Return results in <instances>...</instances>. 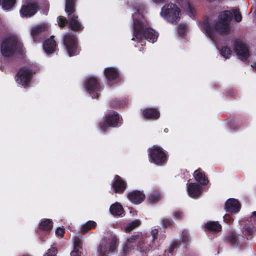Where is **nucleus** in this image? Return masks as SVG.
I'll return each mask as SVG.
<instances>
[{
	"label": "nucleus",
	"instance_id": "8fccbe9b",
	"mask_svg": "<svg viewBox=\"0 0 256 256\" xmlns=\"http://www.w3.org/2000/svg\"><path fill=\"white\" fill-rule=\"evenodd\" d=\"M224 220L227 223H230L233 221L230 215L229 214H226L224 216Z\"/></svg>",
	"mask_w": 256,
	"mask_h": 256
},
{
	"label": "nucleus",
	"instance_id": "393cba45",
	"mask_svg": "<svg viewBox=\"0 0 256 256\" xmlns=\"http://www.w3.org/2000/svg\"><path fill=\"white\" fill-rule=\"evenodd\" d=\"M76 0H66L64 10L68 17L78 14L76 12Z\"/></svg>",
	"mask_w": 256,
	"mask_h": 256
},
{
	"label": "nucleus",
	"instance_id": "e433bc0d",
	"mask_svg": "<svg viewBox=\"0 0 256 256\" xmlns=\"http://www.w3.org/2000/svg\"><path fill=\"white\" fill-rule=\"evenodd\" d=\"M140 224V222L138 220H134L132 221L131 222L129 223L126 228V232H129L135 228L138 227Z\"/></svg>",
	"mask_w": 256,
	"mask_h": 256
},
{
	"label": "nucleus",
	"instance_id": "473e14b6",
	"mask_svg": "<svg viewBox=\"0 0 256 256\" xmlns=\"http://www.w3.org/2000/svg\"><path fill=\"white\" fill-rule=\"evenodd\" d=\"M58 26L62 28H64L67 26H69V18H66L64 16H58L57 18Z\"/></svg>",
	"mask_w": 256,
	"mask_h": 256
},
{
	"label": "nucleus",
	"instance_id": "37998d69",
	"mask_svg": "<svg viewBox=\"0 0 256 256\" xmlns=\"http://www.w3.org/2000/svg\"><path fill=\"white\" fill-rule=\"evenodd\" d=\"M186 26L184 24H181L178 26V32L180 36H184L186 32Z\"/></svg>",
	"mask_w": 256,
	"mask_h": 256
},
{
	"label": "nucleus",
	"instance_id": "bf43d9fd",
	"mask_svg": "<svg viewBox=\"0 0 256 256\" xmlns=\"http://www.w3.org/2000/svg\"><path fill=\"white\" fill-rule=\"evenodd\" d=\"M134 40V38H132V40Z\"/></svg>",
	"mask_w": 256,
	"mask_h": 256
},
{
	"label": "nucleus",
	"instance_id": "79ce46f5",
	"mask_svg": "<svg viewBox=\"0 0 256 256\" xmlns=\"http://www.w3.org/2000/svg\"><path fill=\"white\" fill-rule=\"evenodd\" d=\"M173 216L176 220H182L184 216L183 212L180 210H176L173 212Z\"/></svg>",
	"mask_w": 256,
	"mask_h": 256
},
{
	"label": "nucleus",
	"instance_id": "6e6d98bb",
	"mask_svg": "<svg viewBox=\"0 0 256 256\" xmlns=\"http://www.w3.org/2000/svg\"><path fill=\"white\" fill-rule=\"evenodd\" d=\"M166 0H153V1L156 4H162L164 3Z\"/></svg>",
	"mask_w": 256,
	"mask_h": 256
},
{
	"label": "nucleus",
	"instance_id": "f03ea898",
	"mask_svg": "<svg viewBox=\"0 0 256 256\" xmlns=\"http://www.w3.org/2000/svg\"><path fill=\"white\" fill-rule=\"evenodd\" d=\"M134 36L138 42L143 39L154 43L158 36V34L152 28L142 15L134 18Z\"/></svg>",
	"mask_w": 256,
	"mask_h": 256
},
{
	"label": "nucleus",
	"instance_id": "6ab92c4d",
	"mask_svg": "<svg viewBox=\"0 0 256 256\" xmlns=\"http://www.w3.org/2000/svg\"><path fill=\"white\" fill-rule=\"evenodd\" d=\"M127 197L133 204H138L144 200L146 196L143 192L138 190H134L128 192Z\"/></svg>",
	"mask_w": 256,
	"mask_h": 256
},
{
	"label": "nucleus",
	"instance_id": "412c9836",
	"mask_svg": "<svg viewBox=\"0 0 256 256\" xmlns=\"http://www.w3.org/2000/svg\"><path fill=\"white\" fill-rule=\"evenodd\" d=\"M104 74L108 82L116 81L120 78L118 70L114 67L106 68L104 70Z\"/></svg>",
	"mask_w": 256,
	"mask_h": 256
},
{
	"label": "nucleus",
	"instance_id": "f704fd0d",
	"mask_svg": "<svg viewBox=\"0 0 256 256\" xmlns=\"http://www.w3.org/2000/svg\"><path fill=\"white\" fill-rule=\"evenodd\" d=\"M58 252L56 244H54L48 249L47 252L44 254V256H56Z\"/></svg>",
	"mask_w": 256,
	"mask_h": 256
},
{
	"label": "nucleus",
	"instance_id": "ea45409f",
	"mask_svg": "<svg viewBox=\"0 0 256 256\" xmlns=\"http://www.w3.org/2000/svg\"><path fill=\"white\" fill-rule=\"evenodd\" d=\"M184 8L190 16H192L194 15V8L191 6L189 2H186L185 4Z\"/></svg>",
	"mask_w": 256,
	"mask_h": 256
},
{
	"label": "nucleus",
	"instance_id": "7c9ffc66",
	"mask_svg": "<svg viewBox=\"0 0 256 256\" xmlns=\"http://www.w3.org/2000/svg\"><path fill=\"white\" fill-rule=\"evenodd\" d=\"M161 199V195L159 192L154 191L148 196V202L151 204L158 202Z\"/></svg>",
	"mask_w": 256,
	"mask_h": 256
},
{
	"label": "nucleus",
	"instance_id": "a18cd8bd",
	"mask_svg": "<svg viewBox=\"0 0 256 256\" xmlns=\"http://www.w3.org/2000/svg\"><path fill=\"white\" fill-rule=\"evenodd\" d=\"M82 249L74 248V250L70 252V256H81Z\"/></svg>",
	"mask_w": 256,
	"mask_h": 256
},
{
	"label": "nucleus",
	"instance_id": "a19ab883",
	"mask_svg": "<svg viewBox=\"0 0 256 256\" xmlns=\"http://www.w3.org/2000/svg\"><path fill=\"white\" fill-rule=\"evenodd\" d=\"M131 248L132 246L129 245V244L126 243L120 252V256H126L130 251Z\"/></svg>",
	"mask_w": 256,
	"mask_h": 256
},
{
	"label": "nucleus",
	"instance_id": "a211bd4d",
	"mask_svg": "<svg viewBox=\"0 0 256 256\" xmlns=\"http://www.w3.org/2000/svg\"><path fill=\"white\" fill-rule=\"evenodd\" d=\"M202 188L196 182H190L188 184L187 192L190 197L198 198L202 194Z\"/></svg>",
	"mask_w": 256,
	"mask_h": 256
},
{
	"label": "nucleus",
	"instance_id": "0eeeda50",
	"mask_svg": "<svg viewBox=\"0 0 256 256\" xmlns=\"http://www.w3.org/2000/svg\"><path fill=\"white\" fill-rule=\"evenodd\" d=\"M149 160L150 162L162 166L168 160L166 152L160 147L154 146L149 150Z\"/></svg>",
	"mask_w": 256,
	"mask_h": 256
},
{
	"label": "nucleus",
	"instance_id": "423d86ee",
	"mask_svg": "<svg viewBox=\"0 0 256 256\" xmlns=\"http://www.w3.org/2000/svg\"><path fill=\"white\" fill-rule=\"evenodd\" d=\"M63 42L70 56L80 54L81 48L76 36L68 33L64 37Z\"/></svg>",
	"mask_w": 256,
	"mask_h": 256
},
{
	"label": "nucleus",
	"instance_id": "864d4df0",
	"mask_svg": "<svg viewBox=\"0 0 256 256\" xmlns=\"http://www.w3.org/2000/svg\"><path fill=\"white\" fill-rule=\"evenodd\" d=\"M180 242L178 241H174V242L172 244L170 245L172 247H173L174 249L178 248V246H180Z\"/></svg>",
	"mask_w": 256,
	"mask_h": 256
},
{
	"label": "nucleus",
	"instance_id": "09e8293b",
	"mask_svg": "<svg viewBox=\"0 0 256 256\" xmlns=\"http://www.w3.org/2000/svg\"><path fill=\"white\" fill-rule=\"evenodd\" d=\"M236 92L234 90H229L227 91L226 96L228 97H234Z\"/></svg>",
	"mask_w": 256,
	"mask_h": 256
},
{
	"label": "nucleus",
	"instance_id": "2f4dec72",
	"mask_svg": "<svg viewBox=\"0 0 256 256\" xmlns=\"http://www.w3.org/2000/svg\"><path fill=\"white\" fill-rule=\"evenodd\" d=\"M225 241L231 246H236L237 244L236 236L234 233H230L226 236Z\"/></svg>",
	"mask_w": 256,
	"mask_h": 256
},
{
	"label": "nucleus",
	"instance_id": "13d9d810",
	"mask_svg": "<svg viewBox=\"0 0 256 256\" xmlns=\"http://www.w3.org/2000/svg\"><path fill=\"white\" fill-rule=\"evenodd\" d=\"M253 68L256 70V63L254 64Z\"/></svg>",
	"mask_w": 256,
	"mask_h": 256
},
{
	"label": "nucleus",
	"instance_id": "c9c22d12",
	"mask_svg": "<svg viewBox=\"0 0 256 256\" xmlns=\"http://www.w3.org/2000/svg\"><path fill=\"white\" fill-rule=\"evenodd\" d=\"M220 53L226 59L230 58L232 55V52L230 48L227 46H222L221 48Z\"/></svg>",
	"mask_w": 256,
	"mask_h": 256
},
{
	"label": "nucleus",
	"instance_id": "39448f33",
	"mask_svg": "<svg viewBox=\"0 0 256 256\" xmlns=\"http://www.w3.org/2000/svg\"><path fill=\"white\" fill-rule=\"evenodd\" d=\"M123 122L122 117L116 112H110L104 116V119L99 123L100 130L104 132L108 128L120 126Z\"/></svg>",
	"mask_w": 256,
	"mask_h": 256
},
{
	"label": "nucleus",
	"instance_id": "dca6fc26",
	"mask_svg": "<svg viewBox=\"0 0 256 256\" xmlns=\"http://www.w3.org/2000/svg\"><path fill=\"white\" fill-rule=\"evenodd\" d=\"M241 208V204L238 200L230 198L228 199L225 202L224 209L226 212L232 214L238 212Z\"/></svg>",
	"mask_w": 256,
	"mask_h": 256
},
{
	"label": "nucleus",
	"instance_id": "3c124183",
	"mask_svg": "<svg viewBox=\"0 0 256 256\" xmlns=\"http://www.w3.org/2000/svg\"><path fill=\"white\" fill-rule=\"evenodd\" d=\"M182 242L184 243L188 242L189 238L186 232H182Z\"/></svg>",
	"mask_w": 256,
	"mask_h": 256
},
{
	"label": "nucleus",
	"instance_id": "f257e3e1",
	"mask_svg": "<svg viewBox=\"0 0 256 256\" xmlns=\"http://www.w3.org/2000/svg\"><path fill=\"white\" fill-rule=\"evenodd\" d=\"M232 18V13L229 10H224L218 16V20L211 26L208 18L204 20L202 28L208 36L212 39L214 32H217L220 34H228L230 31L228 24Z\"/></svg>",
	"mask_w": 256,
	"mask_h": 256
},
{
	"label": "nucleus",
	"instance_id": "6e6552de",
	"mask_svg": "<svg viewBox=\"0 0 256 256\" xmlns=\"http://www.w3.org/2000/svg\"><path fill=\"white\" fill-rule=\"evenodd\" d=\"M166 18L171 23L177 22L180 18V10L174 4L170 3L164 6L162 9Z\"/></svg>",
	"mask_w": 256,
	"mask_h": 256
},
{
	"label": "nucleus",
	"instance_id": "aec40b11",
	"mask_svg": "<svg viewBox=\"0 0 256 256\" xmlns=\"http://www.w3.org/2000/svg\"><path fill=\"white\" fill-rule=\"evenodd\" d=\"M144 118L149 120H156L159 118L160 113L158 110L154 108H148L142 112Z\"/></svg>",
	"mask_w": 256,
	"mask_h": 256
},
{
	"label": "nucleus",
	"instance_id": "f3484780",
	"mask_svg": "<svg viewBox=\"0 0 256 256\" xmlns=\"http://www.w3.org/2000/svg\"><path fill=\"white\" fill-rule=\"evenodd\" d=\"M69 28L76 32H80L83 30L84 26L80 22L78 14L68 16Z\"/></svg>",
	"mask_w": 256,
	"mask_h": 256
},
{
	"label": "nucleus",
	"instance_id": "4c0bfd02",
	"mask_svg": "<svg viewBox=\"0 0 256 256\" xmlns=\"http://www.w3.org/2000/svg\"><path fill=\"white\" fill-rule=\"evenodd\" d=\"M123 106V102L118 98L113 100L110 102V106L113 108H120Z\"/></svg>",
	"mask_w": 256,
	"mask_h": 256
},
{
	"label": "nucleus",
	"instance_id": "ddd939ff",
	"mask_svg": "<svg viewBox=\"0 0 256 256\" xmlns=\"http://www.w3.org/2000/svg\"><path fill=\"white\" fill-rule=\"evenodd\" d=\"M250 220V224H246L243 227V232L247 239H250L253 233L256 230V211L252 213Z\"/></svg>",
	"mask_w": 256,
	"mask_h": 256
},
{
	"label": "nucleus",
	"instance_id": "7ed1b4c3",
	"mask_svg": "<svg viewBox=\"0 0 256 256\" xmlns=\"http://www.w3.org/2000/svg\"><path fill=\"white\" fill-rule=\"evenodd\" d=\"M23 44L18 38L14 34L6 36L2 41L0 52L4 57H10L22 50Z\"/></svg>",
	"mask_w": 256,
	"mask_h": 256
},
{
	"label": "nucleus",
	"instance_id": "de8ad7c7",
	"mask_svg": "<svg viewBox=\"0 0 256 256\" xmlns=\"http://www.w3.org/2000/svg\"><path fill=\"white\" fill-rule=\"evenodd\" d=\"M138 236H135L128 238L126 244H129V245H130L131 243L135 242L136 239L138 238Z\"/></svg>",
	"mask_w": 256,
	"mask_h": 256
},
{
	"label": "nucleus",
	"instance_id": "b1692460",
	"mask_svg": "<svg viewBox=\"0 0 256 256\" xmlns=\"http://www.w3.org/2000/svg\"><path fill=\"white\" fill-rule=\"evenodd\" d=\"M48 26L45 24L38 25L33 27L30 32V34L34 42H37V38L43 32L48 30Z\"/></svg>",
	"mask_w": 256,
	"mask_h": 256
},
{
	"label": "nucleus",
	"instance_id": "a878e982",
	"mask_svg": "<svg viewBox=\"0 0 256 256\" xmlns=\"http://www.w3.org/2000/svg\"><path fill=\"white\" fill-rule=\"evenodd\" d=\"M53 227V222L52 220L48 218L42 219L39 224L40 230L50 232Z\"/></svg>",
	"mask_w": 256,
	"mask_h": 256
},
{
	"label": "nucleus",
	"instance_id": "4468645a",
	"mask_svg": "<svg viewBox=\"0 0 256 256\" xmlns=\"http://www.w3.org/2000/svg\"><path fill=\"white\" fill-rule=\"evenodd\" d=\"M126 182L118 175H116L113 182L112 184V188L116 194H122L126 188Z\"/></svg>",
	"mask_w": 256,
	"mask_h": 256
},
{
	"label": "nucleus",
	"instance_id": "49530a36",
	"mask_svg": "<svg viewBox=\"0 0 256 256\" xmlns=\"http://www.w3.org/2000/svg\"><path fill=\"white\" fill-rule=\"evenodd\" d=\"M65 233V230L64 228H58L56 230V234L62 238Z\"/></svg>",
	"mask_w": 256,
	"mask_h": 256
},
{
	"label": "nucleus",
	"instance_id": "72a5a7b5",
	"mask_svg": "<svg viewBox=\"0 0 256 256\" xmlns=\"http://www.w3.org/2000/svg\"><path fill=\"white\" fill-rule=\"evenodd\" d=\"M161 224L166 228H170L172 229L174 227V222L170 218H164L162 220Z\"/></svg>",
	"mask_w": 256,
	"mask_h": 256
},
{
	"label": "nucleus",
	"instance_id": "f8f14e48",
	"mask_svg": "<svg viewBox=\"0 0 256 256\" xmlns=\"http://www.w3.org/2000/svg\"><path fill=\"white\" fill-rule=\"evenodd\" d=\"M38 8V5L36 2H29L22 6L20 12L22 17L30 18L37 12Z\"/></svg>",
	"mask_w": 256,
	"mask_h": 256
},
{
	"label": "nucleus",
	"instance_id": "20e7f679",
	"mask_svg": "<svg viewBox=\"0 0 256 256\" xmlns=\"http://www.w3.org/2000/svg\"><path fill=\"white\" fill-rule=\"evenodd\" d=\"M119 240L114 235L110 236L104 241L100 244L98 248L99 256H110L118 252Z\"/></svg>",
	"mask_w": 256,
	"mask_h": 256
},
{
	"label": "nucleus",
	"instance_id": "5fc2aeb1",
	"mask_svg": "<svg viewBox=\"0 0 256 256\" xmlns=\"http://www.w3.org/2000/svg\"><path fill=\"white\" fill-rule=\"evenodd\" d=\"M174 250L175 249L173 247H172L171 246H170L169 247V248L168 249V252L171 254H172Z\"/></svg>",
	"mask_w": 256,
	"mask_h": 256
},
{
	"label": "nucleus",
	"instance_id": "bb28decb",
	"mask_svg": "<svg viewBox=\"0 0 256 256\" xmlns=\"http://www.w3.org/2000/svg\"><path fill=\"white\" fill-rule=\"evenodd\" d=\"M204 228L210 232H218L222 230V226L218 222L210 221L205 224Z\"/></svg>",
	"mask_w": 256,
	"mask_h": 256
},
{
	"label": "nucleus",
	"instance_id": "603ef678",
	"mask_svg": "<svg viewBox=\"0 0 256 256\" xmlns=\"http://www.w3.org/2000/svg\"><path fill=\"white\" fill-rule=\"evenodd\" d=\"M138 247L139 248L140 250V251L141 252H144L145 253H146L148 251V250L146 248H144V246H142L140 244V242L138 244Z\"/></svg>",
	"mask_w": 256,
	"mask_h": 256
},
{
	"label": "nucleus",
	"instance_id": "58836bf2",
	"mask_svg": "<svg viewBox=\"0 0 256 256\" xmlns=\"http://www.w3.org/2000/svg\"><path fill=\"white\" fill-rule=\"evenodd\" d=\"M82 237L76 236L74 238V248L82 249Z\"/></svg>",
	"mask_w": 256,
	"mask_h": 256
},
{
	"label": "nucleus",
	"instance_id": "9b49d317",
	"mask_svg": "<svg viewBox=\"0 0 256 256\" xmlns=\"http://www.w3.org/2000/svg\"><path fill=\"white\" fill-rule=\"evenodd\" d=\"M166 236L164 234H158V230L157 228L152 230L150 236H146V240L148 242L149 240H151L148 246L150 248H156L165 239Z\"/></svg>",
	"mask_w": 256,
	"mask_h": 256
},
{
	"label": "nucleus",
	"instance_id": "c756f323",
	"mask_svg": "<svg viewBox=\"0 0 256 256\" xmlns=\"http://www.w3.org/2000/svg\"><path fill=\"white\" fill-rule=\"evenodd\" d=\"M16 0H0V6L3 10H10L15 5Z\"/></svg>",
	"mask_w": 256,
	"mask_h": 256
},
{
	"label": "nucleus",
	"instance_id": "cd10ccee",
	"mask_svg": "<svg viewBox=\"0 0 256 256\" xmlns=\"http://www.w3.org/2000/svg\"><path fill=\"white\" fill-rule=\"evenodd\" d=\"M110 212L114 216H120L124 212V210L119 202H116L110 206Z\"/></svg>",
	"mask_w": 256,
	"mask_h": 256
},
{
	"label": "nucleus",
	"instance_id": "4be33fe9",
	"mask_svg": "<svg viewBox=\"0 0 256 256\" xmlns=\"http://www.w3.org/2000/svg\"><path fill=\"white\" fill-rule=\"evenodd\" d=\"M56 44L52 36L43 42L42 47L45 52L48 54L54 52L56 50Z\"/></svg>",
	"mask_w": 256,
	"mask_h": 256
},
{
	"label": "nucleus",
	"instance_id": "4d7b16f0",
	"mask_svg": "<svg viewBox=\"0 0 256 256\" xmlns=\"http://www.w3.org/2000/svg\"><path fill=\"white\" fill-rule=\"evenodd\" d=\"M164 131V132H168V128H165Z\"/></svg>",
	"mask_w": 256,
	"mask_h": 256
},
{
	"label": "nucleus",
	"instance_id": "1a4fd4ad",
	"mask_svg": "<svg viewBox=\"0 0 256 256\" xmlns=\"http://www.w3.org/2000/svg\"><path fill=\"white\" fill-rule=\"evenodd\" d=\"M85 88L92 98L99 97L100 85L96 78L91 77L88 78L86 82Z\"/></svg>",
	"mask_w": 256,
	"mask_h": 256
},
{
	"label": "nucleus",
	"instance_id": "2eb2a0df",
	"mask_svg": "<svg viewBox=\"0 0 256 256\" xmlns=\"http://www.w3.org/2000/svg\"><path fill=\"white\" fill-rule=\"evenodd\" d=\"M235 51L242 60H246L249 57V50L246 45L242 42L236 41L234 44Z\"/></svg>",
	"mask_w": 256,
	"mask_h": 256
},
{
	"label": "nucleus",
	"instance_id": "c03bdc74",
	"mask_svg": "<svg viewBox=\"0 0 256 256\" xmlns=\"http://www.w3.org/2000/svg\"><path fill=\"white\" fill-rule=\"evenodd\" d=\"M234 20L236 22H240L242 19V16L241 14L238 10H233Z\"/></svg>",
	"mask_w": 256,
	"mask_h": 256
},
{
	"label": "nucleus",
	"instance_id": "9d476101",
	"mask_svg": "<svg viewBox=\"0 0 256 256\" xmlns=\"http://www.w3.org/2000/svg\"><path fill=\"white\" fill-rule=\"evenodd\" d=\"M33 70L29 67H22L20 69L16 76V82L22 86L27 85L30 81Z\"/></svg>",
	"mask_w": 256,
	"mask_h": 256
},
{
	"label": "nucleus",
	"instance_id": "5701e85b",
	"mask_svg": "<svg viewBox=\"0 0 256 256\" xmlns=\"http://www.w3.org/2000/svg\"><path fill=\"white\" fill-rule=\"evenodd\" d=\"M194 176L196 182H197L200 186H206L209 182V180L206 176L205 173L200 168L194 171Z\"/></svg>",
	"mask_w": 256,
	"mask_h": 256
},
{
	"label": "nucleus",
	"instance_id": "c85d7f7f",
	"mask_svg": "<svg viewBox=\"0 0 256 256\" xmlns=\"http://www.w3.org/2000/svg\"><path fill=\"white\" fill-rule=\"evenodd\" d=\"M96 223L93 220H88L83 224L81 228V233L84 234L88 232L90 230L96 228Z\"/></svg>",
	"mask_w": 256,
	"mask_h": 256
}]
</instances>
